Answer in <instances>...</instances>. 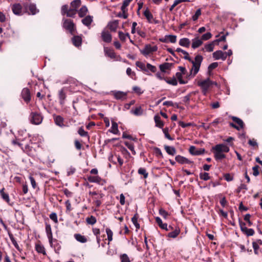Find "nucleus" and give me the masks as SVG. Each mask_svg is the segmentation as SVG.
<instances>
[{"instance_id": "f257e3e1", "label": "nucleus", "mask_w": 262, "mask_h": 262, "mask_svg": "<svg viewBox=\"0 0 262 262\" xmlns=\"http://www.w3.org/2000/svg\"><path fill=\"white\" fill-rule=\"evenodd\" d=\"M14 145H18L21 149L29 156H34L36 153L35 149L33 147L35 145L31 142L30 136L28 133H26L25 138H23L19 135L18 138L12 141Z\"/></svg>"}, {"instance_id": "f03ea898", "label": "nucleus", "mask_w": 262, "mask_h": 262, "mask_svg": "<svg viewBox=\"0 0 262 262\" xmlns=\"http://www.w3.org/2000/svg\"><path fill=\"white\" fill-rule=\"evenodd\" d=\"M229 147L225 144H219L213 146L211 148V151L214 155L215 160L221 161L226 158V156L225 153L229 151Z\"/></svg>"}, {"instance_id": "7ed1b4c3", "label": "nucleus", "mask_w": 262, "mask_h": 262, "mask_svg": "<svg viewBox=\"0 0 262 262\" xmlns=\"http://www.w3.org/2000/svg\"><path fill=\"white\" fill-rule=\"evenodd\" d=\"M203 59V57L201 55H198L195 56L194 61H191L192 66L190 70L189 74L187 75L188 79H192L198 73Z\"/></svg>"}, {"instance_id": "20e7f679", "label": "nucleus", "mask_w": 262, "mask_h": 262, "mask_svg": "<svg viewBox=\"0 0 262 262\" xmlns=\"http://www.w3.org/2000/svg\"><path fill=\"white\" fill-rule=\"evenodd\" d=\"M43 119V116L39 112L32 111L30 113L29 120L32 124L37 125H39L42 123Z\"/></svg>"}, {"instance_id": "39448f33", "label": "nucleus", "mask_w": 262, "mask_h": 262, "mask_svg": "<svg viewBox=\"0 0 262 262\" xmlns=\"http://www.w3.org/2000/svg\"><path fill=\"white\" fill-rule=\"evenodd\" d=\"M213 85L212 81L209 78L204 80H199L198 85L202 89V91L204 95H206L209 89Z\"/></svg>"}, {"instance_id": "423d86ee", "label": "nucleus", "mask_w": 262, "mask_h": 262, "mask_svg": "<svg viewBox=\"0 0 262 262\" xmlns=\"http://www.w3.org/2000/svg\"><path fill=\"white\" fill-rule=\"evenodd\" d=\"M23 7L25 13H27L29 15H35L39 12L36 5L33 3L29 2L23 3Z\"/></svg>"}, {"instance_id": "0eeeda50", "label": "nucleus", "mask_w": 262, "mask_h": 262, "mask_svg": "<svg viewBox=\"0 0 262 262\" xmlns=\"http://www.w3.org/2000/svg\"><path fill=\"white\" fill-rule=\"evenodd\" d=\"M238 223L241 230L244 234L247 236H253L254 234L255 231L254 229L248 228L246 227V223L243 222L241 219H238Z\"/></svg>"}, {"instance_id": "6e6552de", "label": "nucleus", "mask_w": 262, "mask_h": 262, "mask_svg": "<svg viewBox=\"0 0 262 262\" xmlns=\"http://www.w3.org/2000/svg\"><path fill=\"white\" fill-rule=\"evenodd\" d=\"M63 25L62 27L66 30L69 31L71 34H73L75 30L76 27L73 20L71 19H63Z\"/></svg>"}, {"instance_id": "1a4fd4ad", "label": "nucleus", "mask_w": 262, "mask_h": 262, "mask_svg": "<svg viewBox=\"0 0 262 262\" xmlns=\"http://www.w3.org/2000/svg\"><path fill=\"white\" fill-rule=\"evenodd\" d=\"M89 194L92 195L93 204H94L97 208L99 207L102 204L101 199L103 196V194L98 193L96 191H90Z\"/></svg>"}, {"instance_id": "9d476101", "label": "nucleus", "mask_w": 262, "mask_h": 262, "mask_svg": "<svg viewBox=\"0 0 262 262\" xmlns=\"http://www.w3.org/2000/svg\"><path fill=\"white\" fill-rule=\"evenodd\" d=\"M77 10L72 8H69L68 5H63L61 9V13L62 15H66L67 17H74L77 13Z\"/></svg>"}, {"instance_id": "9b49d317", "label": "nucleus", "mask_w": 262, "mask_h": 262, "mask_svg": "<svg viewBox=\"0 0 262 262\" xmlns=\"http://www.w3.org/2000/svg\"><path fill=\"white\" fill-rule=\"evenodd\" d=\"M11 9L13 13L16 15L20 16L25 13V10L23 7V4L15 3L11 6Z\"/></svg>"}, {"instance_id": "f8f14e48", "label": "nucleus", "mask_w": 262, "mask_h": 262, "mask_svg": "<svg viewBox=\"0 0 262 262\" xmlns=\"http://www.w3.org/2000/svg\"><path fill=\"white\" fill-rule=\"evenodd\" d=\"M158 50V47L156 46H151L150 45H145L144 49L141 51V53L145 55H148L150 53L156 52Z\"/></svg>"}, {"instance_id": "ddd939ff", "label": "nucleus", "mask_w": 262, "mask_h": 262, "mask_svg": "<svg viewBox=\"0 0 262 262\" xmlns=\"http://www.w3.org/2000/svg\"><path fill=\"white\" fill-rule=\"evenodd\" d=\"M21 97L27 104L30 102L31 100V94L28 88H25L22 90Z\"/></svg>"}, {"instance_id": "4468645a", "label": "nucleus", "mask_w": 262, "mask_h": 262, "mask_svg": "<svg viewBox=\"0 0 262 262\" xmlns=\"http://www.w3.org/2000/svg\"><path fill=\"white\" fill-rule=\"evenodd\" d=\"M189 151L192 155L199 156L205 154L206 150L204 148L198 149L194 146H191L189 147Z\"/></svg>"}, {"instance_id": "2eb2a0df", "label": "nucleus", "mask_w": 262, "mask_h": 262, "mask_svg": "<svg viewBox=\"0 0 262 262\" xmlns=\"http://www.w3.org/2000/svg\"><path fill=\"white\" fill-rule=\"evenodd\" d=\"M46 232L49 239L50 244L52 246L53 242L54 241L55 242H57V241L56 239L53 240L51 225L47 223H46Z\"/></svg>"}, {"instance_id": "dca6fc26", "label": "nucleus", "mask_w": 262, "mask_h": 262, "mask_svg": "<svg viewBox=\"0 0 262 262\" xmlns=\"http://www.w3.org/2000/svg\"><path fill=\"white\" fill-rule=\"evenodd\" d=\"M159 40L162 42L174 43L176 41V36L173 35H166L164 37L159 38Z\"/></svg>"}, {"instance_id": "f3484780", "label": "nucleus", "mask_w": 262, "mask_h": 262, "mask_svg": "<svg viewBox=\"0 0 262 262\" xmlns=\"http://www.w3.org/2000/svg\"><path fill=\"white\" fill-rule=\"evenodd\" d=\"M101 38L104 42L106 43H110L111 42L112 39V36L111 33L106 30H103L101 32Z\"/></svg>"}, {"instance_id": "a211bd4d", "label": "nucleus", "mask_w": 262, "mask_h": 262, "mask_svg": "<svg viewBox=\"0 0 262 262\" xmlns=\"http://www.w3.org/2000/svg\"><path fill=\"white\" fill-rule=\"evenodd\" d=\"M53 119L56 125L61 127H63L66 126L64 124V118L61 116L54 115Z\"/></svg>"}, {"instance_id": "6ab92c4d", "label": "nucleus", "mask_w": 262, "mask_h": 262, "mask_svg": "<svg viewBox=\"0 0 262 262\" xmlns=\"http://www.w3.org/2000/svg\"><path fill=\"white\" fill-rule=\"evenodd\" d=\"M212 55L215 60L222 59L225 60L226 59V53H224V52L221 50L214 52Z\"/></svg>"}, {"instance_id": "aec40b11", "label": "nucleus", "mask_w": 262, "mask_h": 262, "mask_svg": "<svg viewBox=\"0 0 262 262\" xmlns=\"http://www.w3.org/2000/svg\"><path fill=\"white\" fill-rule=\"evenodd\" d=\"M72 43L76 47H78L81 46L82 43V37L81 36L74 35L72 38Z\"/></svg>"}, {"instance_id": "412c9836", "label": "nucleus", "mask_w": 262, "mask_h": 262, "mask_svg": "<svg viewBox=\"0 0 262 262\" xmlns=\"http://www.w3.org/2000/svg\"><path fill=\"white\" fill-rule=\"evenodd\" d=\"M35 250L38 253H41L43 255H46V251L44 246L41 244V243L39 242L38 243L35 245Z\"/></svg>"}, {"instance_id": "4be33fe9", "label": "nucleus", "mask_w": 262, "mask_h": 262, "mask_svg": "<svg viewBox=\"0 0 262 262\" xmlns=\"http://www.w3.org/2000/svg\"><path fill=\"white\" fill-rule=\"evenodd\" d=\"M172 63L164 62L159 66V68L162 72L166 73L168 70L170 69Z\"/></svg>"}, {"instance_id": "5701e85b", "label": "nucleus", "mask_w": 262, "mask_h": 262, "mask_svg": "<svg viewBox=\"0 0 262 262\" xmlns=\"http://www.w3.org/2000/svg\"><path fill=\"white\" fill-rule=\"evenodd\" d=\"M114 97L118 100H124L126 98V93L117 91L114 93Z\"/></svg>"}, {"instance_id": "b1692460", "label": "nucleus", "mask_w": 262, "mask_h": 262, "mask_svg": "<svg viewBox=\"0 0 262 262\" xmlns=\"http://www.w3.org/2000/svg\"><path fill=\"white\" fill-rule=\"evenodd\" d=\"M119 21L118 20H115L110 22L108 24L107 27L111 31H116L117 28L118 27Z\"/></svg>"}, {"instance_id": "393cba45", "label": "nucleus", "mask_w": 262, "mask_h": 262, "mask_svg": "<svg viewBox=\"0 0 262 262\" xmlns=\"http://www.w3.org/2000/svg\"><path fill=\"white\" fill-rule=\"evenodd\" d=\"M154 120L156 123V126L162 128L164 126V122L161 120L159 115H156L154 117Z\"/></svg>"}, {"instance_id": "a878e982", "label": "nucleus", "mask_w": 262, "mask_h": 262, "mask_svg": "<svg viewBox=\"0 0 262 262\" xmlns=\"http://www.w3.org/2000/svg\"><path fill=\"white\" fill-rule=\"evenodd\" d=\"M8 235L9 236V238L12 242L13 245L15 247V248L19 252H21L22 251V249L20 248L19 245H18L16 241L15 240V238L14 237L13 234L11 233L10 231H8Z\"/></svg>"}, {"instance_id": "bb28decb", "label": "nucleus", "mask_w": 262, "mask_h": 262, "mask_svg": "<svg viewBox=\"0 0 262 262\" xmlns=\"http://www.w3.org/2000/svg\"><path fill=\"white\" fill-rule=\"evenodd\" d=\"M104 50L105 56L109 57L112 59L115 58L116 54L113 50L107 48H104Z\"/></svg>"}, {"instance_id": "cd10ccee", "label": "nucleus", "mask_w": 262, "mask_h": 262, "mask_svg": "<svg viewBox=\"0 0 262 262\" xmlns=\"http://www.w3.org/2000/svg\"><path fill=\"white\" fill-rule=\"evenodd\" d=\"M93 21V16L91 15H88L85 16L83 19H82V24L86 27L90 26L91 23Z\"/></svg>"}, {"instance_id": "c85d7f7f", "label": "nucleus", "mask_w": 262, "mask_h": 262, "mask_svg": "<svg viewBox=\"0 0 262 262\" xmlns=\"http://www.w3.org/2000/svg\"><path fill=\"white\" fill-rule=\"evenodd\" d=\"M87 179L89 182L91 183H100L101 181V178L98 176H89L87 177Z\"/></svg>"}, {"instance_id": "c756f323", "label": "nucleus", "mask_w": 262, "mask_h": 262, "mask_svg": "<svg viewBox=\"0 0 262 262\" xmlns=\"http://www.w3.org/2000/svg\"><path fill=\"white\" fill-rule=\"evenodd\" d=\"M231 118L232 120L238 125L237 126L239 127V130L244 128L245 124L242 119L234 116L232 117Z\"/></svg>"}, {"instance_id": "7c9ffc66", "label": "nucleus", "mask_w": 262, "mask_h": 262, "mask_svg": "<svg viewBox=\"0 0 262 262\" xmlns=\"http://www.w3.org/2000/svg\"><path fill=\"white\" fill-rule=\"evenodd\" d=\"M136 65L137 67L141 69L147 75H151L150 74L148 73V70L146 68V66H145V64L144 63L139 61H137L136 62Z\"/></svg>"}, {"instance_id": "2f4dec72", "label": "nucleus", "mask_w": 262, "mask_h": 262, "mask_svg": "<svg viewBox=\"0 0 262 262\" xmlns=\"http://www.w3.org/2000/svg\"><path fill=\"white\" fill-rule=\"evenodd\" d=\"M4 190H5L4 188H3L2 189H1L0 195L2 197V198L3 199V200L6 201L7 203H9L10 200L9 194L8 193L5 192Z\"/></svg>"}, {"instance_id": "473e14b6", "label": "nucleus", "mask_w": 262, "mask_h": 262, "mask_svg": "<svg viewBox=\"0 0 262 262\" xmlns=\"http://www.w3.org/2000/svg\"><path fill=\"white\" fill-rule=\"evenodd\" d=\"M155 220L156 223L161 229L168 230L167 224L166 223H163L162 220L159 217H156Z\"/></svg>"}, {"instance_id": "72a5a7b5", "label": "nucleus", "mask_w": 262, "mask_h": 262, "mask_svg": "<svg viewBox=\"0 0 262 262\" xmlns=\"http://www.w3.org/2000/svg\"><path fill=\"white\" fill-rule=\"evenodd\" d=\"M143 14L149 23H152V20L154 19L153 15L148 8H146L144 11Z\"/></svg>"}, {"instance_id": "f704fd0d", "label": "nucleus", "mask_w": 262, "mask_h": 262, "mask_svg": "<svg viewBox=\"0 0 262 262\" xmlns=\"http://www.w3.org/2000/svg\"><path fill=\"white\" fill-rule=\"evenodd\" d=\"M74 237L77 241L81 243H85L88 241L86 237L80 234H75Z\"/></svg>"}, {"instance_id": "c9c22d12", "label": "nucleus", "mask_w": 262, "mask_h": 262, "mask_svg": "<svg viewBox=\"0 0 262 262\" xmlns=\"http://www.w3.org/2000/svg\"><path fill=\"white\" fill-rule=\"evenodd\" d=\"M203 43L202 39H200L198 38H195L192 40V48L195 49L200 47Z\"/></svg>"}, {"instance_id": "e433bc0d", "label": "nucleus", "mask_w": 262, "mask_h": 262, "mask_svg": "<svg viewBox=\"0 0 262 262\" xmlns=\"http://www.w3.org/2000/svg\"><path fill=\"white\" fill-rule=\"evenodd\" d=\"M118 36H119V38L120 39V40L123 42L125 41L127 37H128V38H130V35L128 33H124L122 31H119Z\"/></svg>"}, {"instance_id": "4c0bfd02", "label": "nucleus", "mask_w": 262, "mask_h": 262, "mask_svg": "<svg viewBox=\"0 0 262 262\" xmlns=\"http://www.w3.org/2000/svg\"><path fill=\"white\" fill-rule=\"evenodd\" d=\"M88 11V8L86 6H82L78 11V13L80 17H84Z\"/></svg>"}, {"instance_id": "58836bf2", "label": "nucleus", "mask_w": 262, "mask_h": 262, "mask_svg": "<svg viewBox=\"0 0 262 262\" xmlns=\"http://www.w3.org/2000/svg\"><path fill=\"white\" fill-rule=\"evenodd\" d=\"M109 130L110 132L114 134H118L119 133L118 124L116 122L113 121L112 123L111 129Z\"/></svg>"}, {"instance_id": "ea45409f", "label": "nucleus", "mask_w": 262, "mask_h": 262, "mask_svg": "<svg viewBox=\"0 0 262 262\" xmlns=\"http://www.w3.org/2000/svg\"><path fill=\"white\" fill-rule=\"evenodd\" d=\"M139 217V215L138 213H136L134 216L132 218V221L133 224L136 228V229L138 230L140 229V224L138 223V219Z\"/></svg>"}, {"instance_id": "a19ab883", "label": "nucleus", "mask_w": 262, "mask_h": 262, "mask_svg": "<svg viewBox=\"0 0 262 262\" xmlns=\"http://www.w3.org/2000/svg\"><path fill=\"white\" fill-rule=\"evenodd\" d=\"M132 113L136 116H141L143 114V110L141 106L136 107L131 111Z\"/></svg>"}, {"instance_id": "79ce46f5", "label": "nucleus", "mask_w": 262, "mask_h": 262, "mask_svg": "<svg viewBox=\"0 0 262 262\" xmlns=\"http://www.w3.org/2000/svg\"><path fill=\"white\" fill-rule=\"evenodd\" d=\"M164 148L168 154L172 156L175 154L176 149L173 147L165 145Z\"/></svg>"}, {"instance_id": "37998d69", "label": "nucleus", "mask_w": 262, "mask_h": 262, "mask_svg": "<svg viewBox=\"0 0 262 262\" xmlns=\"http://www.w3.org/2000/svg\"><path fill=\"white\" fill-rule=\"evenodd\" d=\"M70 5L71 8L77 10V9L81 5V1L74 0L71 3Z\"/></svg>"}, {"instance_id": "c03bdc74", "label": "nucleus", "mask_w": 262, "mask_h": 262, "mask_svg": "<svg viewBox=\"0 0 262 262\" xmlns=\"http://www.w3.org/2000/svg\"><path fill=\"white\" fill-rule=\"evenodd\" d=\"M124 144L127 147L128 149L131 150L133 155H136V151L134 149V145L133 143L128 141H125L124 142Z\"/></svg>"}, {"instance_id": "a18cd8bd", "label": "nucleus", "mask_w": 262, "mask_h": 262, "mask_svg": "<svg viewBox=\"0 0 262 262\" xmlns=\"http://www.w3.org/2000/svg\"><path fill=\"white\" fill-rule=\"evenodd\" d=\"M251 216V215L248 213L246 214L244 217V221L246 222V226L247 225L249 227L251 226L253 224L252 222L250 221Z\"/></svg>"}, {"instance_id": "49530a36", "label": "nucleus", "mask_w": 262, "mask_h": 262, "mask_svg": "<svg viewBox=\"0 0 262 262\" xmlns=\"http://www.w3.org/2000/svg\"><path fill=\"white\" fill-rule=\"evenodd\" d=\"M132 1L133 0H124L123 1L122 5L121 7L122 12H124V11L127 10L126 8Z\"/></svg>"}, {"instance_id": "de8ad7c7", "label": "nucleus", "mask_w": 262, "mask_h": 262, "mask_svg": "<svg viewBox=\"0 0 262 262\" xmlns=\"http://www.w3.org/2000/svg\"><path fill=\"white\" fill-rule=\"evenodd\" d=\"M86 222L88 224L93 225L96 223L97 220L95 216L91 215L90 217L86 219Z\"/></svg>"}, {"instance_id": "09e8293b", "label": "nucleus", "mask_w": 262, "mask_h": 262, "mask_svg": "<svg viewBox=\"0 0 262 262\" xmlns=\"http://www.w3.org/2000/svg\"><path fill=\"white\" fill-rule=\"evenodd\" d=\"M138 172L139 174L143 175L144 179H146L148 177V173L146 171V170L144 168H140L138 169Z\"/></svg>"}, {"instance_id": "8fccbe9b", "label": "nucleus", "mask_w": 262, "mask_h": 262, "mask_svg": "<svg viewBox=\"0 0 262 262\" xmlns=\"http://www.w3.org/2000/svg\"><path fill=\"white\" fill-rule=\"evenodd\" d=\"M78 133L81 137H86L88 139L89 138L88 133L85 131L82 127H80L79 128Z\"/></svg>"}, {"instance_id": "3c124183", "label": "nucleus", "mask_w": 262, "mask_h": 262, "mask_svg": "<svg viewBox=\"0 0 262 262\" xmlns=\"http://www.w3.org/2000/svg\"><path fill=\"white\" fill-rule=\"evenodd\" d=\"M252 247L255 254L259 255L261 252V251L259 249V246L257 245V244L252 242Z\"/></svg>"}, {"instance_id": "603ef678", "label": "nucleus", "mask_w": 262, "mask_h": 262, "mask_svg": "<svg viewBox=\"0 0 262 262\" xmlns=\"http://www.w3.org/2000/svg\"><path fill=\"white\" fill-rule=\"evenodd\" d=\"M106 233L108 242H111L113 240V232L111 229L107 228L106 229Z\"/></svg>"}, {"instance_id": "864d4df0", "label": "nucleus", "mask_w": 262, "mask_h": 262, "mask_svg": "<svg viewBox=\"0 0 262 262\" xmlns=\"http://www.w3.org/2000/svg\"><path fill=\"white\" fill-rule=\"evenodd\" d=\"M200 178L204 181H207L210 179V177L207 172H201L200 173Z\"/></svg>"}, {"instance_id": "5fc2aeb1", "label": "nucleus", "mask_w": 262, "mask_h": 262, "mask_svg": "<svg viewBox=\"0 0 262 262\" xmlns=\"http://www.w3.org/2000/svg\"><path fill=\"white\" fill-rule=\"evenodd\" d=\"M214 42H215L213 41L211 43L206 45L205 46V49H206V50L208 52L213 51L214 49Z\"/></svg>"}, {"instance_id": "6e6d98bb", "label": "nucleus", "mask_w": 262, "mask_h": 262, "mask_svg": "<svg viewBox=\"0 0 262 262\" xmlns=\"http://www.w3.org/2000/svg\"><path fill=\"white\" fill-rule=\"evenodd\" d=\"M121 262H131L129 257L126 254H122L120 256Z\"/></svg>"}, {"instance_id": "4d7b16f0", "label": "nucleus", "mask_w": 262, "mask_h": 262, "mask_svg": "<svg viewBox=\"0 0 262 262\" xmlns=\"http://www.w3.org/2000/svg\"><path fill=\"white\" fill-rule=\"evenodd\" d=\"M59 98L60 101V103L62 104L64 102V100L66 98V95L62 90L59 91Z\"/></svg>"}, {"instance_id": "13d9d810", "label": "nucleus", "mask_w": 262, "mask_h": 262, "mask_svg": "<svg viewBox=\"0 0 262 262\" xmlns=\"http://www.w3.org/2000/svg\"><path fill=\"white\" fill-rule=\"evenodd\" d=\"M186 71L185 68L181 67V84L187 83V81L189 80L186 78L187 80H185L183 77V75L185 74Z\"/></svg>"}, {"instance_id": "bf43d9fd", "label": "nucleus", "mask_w": 262, "mask_h": 262, "mask_svg": "<svg viewBox=\"0 0 262 262\" xmlns=\"http://www.w3.org/2000/svg\"><path fill=\"white\" fill-rule=\"evenodd\" d=\"M180 233V230H175L168 234V236L171 238H176Z\"/></svg>"}, {"instance_id": "052dcab7", "label": "nucleus", "mask_w": 262, "mask_h": 262, "mask_svg": "<svg viewBox=\"0 0 262 262\" xmlns=\"http://www.w3.org/2000/svg\"><path fill=\"white\" fill-rule=\"evenodd\" d=\"M190 43L189 39L186 38H183L181 39V46L188 47L189 46Z\"/></svg>"}, {"instance_id": "680f3d73", "label": "nucleus", "mask_w": 262, "mask_h": 262, "mask_svg": "<svg viewBox=\"0 0 262 262\" xmlns=\"http://www.w3.org/2000/svg\"><path fill=\"white\" fill-rule=\"evenodd\" d=\"M146 68L148 70V72L150 71L152 73H155L157 71V68L155 66L148 63H147Z\"/></svg>"}, {"instance_id": "e2e57ef3", "label": "nucleus", "mask_w": 262, "mask_h": 262, "mask_svg": "<svg viewBox=\"0 0 262 262\" xmlns=\"http://www.w3.org/2000/svg\"><path fill=\"white\" fill-rule=\"evenodd\" d=\"M164 80L166 81V82L167 83L172 85H176L178 83L177 79L174 77L171 79H164Z\"/></svg>"}, {"instance_id": "0e129e2a", "label": "nucleus", "mask_w": 262, "mask_h": 262, "mask_svg": "<svg viewBox=\"0 0 262 262\" xmlns=\"http://www.w3.org/2000/svg\"><path fill=\"white\" fill-rule=\"evenodd\" d=\"M65 205L66 207V213H69L72 210L71 204L69 200L65 202Z\"/></svg>"}, {"instance_id": "69168bd1", "label": "nucleus", "mask_w": 262, "mask_h": 262, "mask_svg": "<svg viewBox=\"0 0 262 262\" xmlns=\"http://www.w3.org/2000/svg\"><path fill=\"white\" fill-rule=\"evenodd\" d=\"M133 90L136 94L140 95L143 93V91H142L139 86H134L133 88Z\"/></svg>"}, {"instance_id": "338daca9", "label": "nucleus", "mask_w": 262, "mask_h": 262, "mask_svg": "<svg viewBox=\"0 0 262 262\" xmlns=\"http://www.w3.org/2000/svg\"><path fill=\"white\" fill-rule=\"evenodd\" d=\"M201 10L200 9H199L195 11V14L192 16V18L193 20H196L198 19L199 17L201 15Z\"/></svg>"}, {"instance_id": "774afa93", "label": "nucleus", "mask_w": 262, "mask_h": 262, "mask_svg": "<svg viewBox=\"0 0 262 262\" xmlns=\"http://www.w3.org/2000/svg\"><path fill=\"white\" fill-rule=\"evenodd\" d=\"M224 179L230 182L233 180V176L230 173H225L224 174Z\"/></svg>"}]
</instances>
